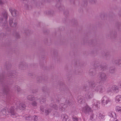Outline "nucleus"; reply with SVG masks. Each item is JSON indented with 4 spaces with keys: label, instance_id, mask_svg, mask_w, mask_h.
<instances>
[{
    "label": "nucleus",
    "instance_id": "17",
    "mask_svg": "<svg viewBox=\"0 0 121 121\" xmlns=\"http://www.w3.org/2000/svg\"><path fill=\"white\" fill-rule=\"evenodd\" d=\"M4 16V20H6L7 18V14L6 13H5Z\"/></svg>",
    "mask_w": 121,
    "mask_h": 121
},
{
    "label": "nucleus",
    "instance_id": "23",
    "mask_svg": "<svg viewBox=\"0 0 121 121\" xmlns=\"http://www.w3.org/2000/svg\"><path fill=\"white\" fill-rule=\"evenodd\" d=\"M10 112V113L12 112L13 111V109L11 108L9 110Z\"/></svg>",
    "mask_w": 121,
    "mask_h": 121
},
{
    "label": "nucleus",
    "instance_id": "13",
    "mask_svg": "<svg viewBox=\"0 0 121 121\" xmlns=\"http://www.w3.org/2000/svg\"><path fill=\"white\" fill-rule=\"evenodd\" d=\"M7 114V116L10 115L11 117L13 118L16 117L18 116V114H11L10 115V114Z\"/></svg>",
    "mask_w": 121,
    "mask_h": 121
},
{
    "label": "nucleus",
    "instance_id": "7",
    "mask_svg": "<svg viewBox=\"0 0 121 121\" xmlns=\"http://www.w3.org/2000/svg\"><path fill=\"white\" fill-rule=\"evenodd\" d=\"M62 118L64 121H66L68 119V116L66 114H63L61 116Z\"/></svg>",
    "mask_w": 121,
    "mask_h": 121
},
{
    "label": "nucleus",
    "instance_id": "11",
    "mask_svg": "<svg viewBox=\"0 0 121 121\" xmlns=\"http://www.w3.org/2000/svg\"><path fill=\"white\" fill-rule=\"evenodd\" d=\"M115 110L117 112H121V107L119 106H116L115 108Z\"/></svg>",
    "mask_w": 121,
    "mask_h": 121
},
{
    "label": "nucleus",
    "instance_id": "15",
    "mask_svg": "<svg viewBox=\"0 0 121 121\" xmlns=\"http://www.w3.org/2000/svg\"><path fill=\"white\" fill-rule=\"evenodd\" d=\"M19 107L20 108H22L23 109L25 108V106L24 104H20L19 106Z\"/></svg>",
    "mask_w": 121,
    "mask_h": 121
},
{
    "label": "nucleus",
    "instance_id": "5",
    "mask_svg": "<svg viewBox=\"0 0 121 121\" xmlns=\"http://www.w3.org/2000/svg\"><path fill=\"white\" fill-rule=\"evenodd\" d=\"M118 89V87L117 86H112L111 88H108V92H112L113 91H115L117 90Z\"/></svg>",
    "mask_w": 121,
    "mask_h": 121
},
{
    "label": "nucleus",
    "instance_id": "9",
    "mask_svg": "<svg viewBox=\"0 0 121 121\" xmlns=\"http://www.w3.org/2000/svg\"><path fill=\"white\" fill-rule=\"evenodd\" d=\"M24 117H25L26 120H31L32 119V117L29 115H26Z\"/></svg>",
    "mask_w": 121,
    "mask_h": 121
},
{
    "label": "nucleus",
    "instance_id": "21",
    "mask_svg": "<svg viewBox=\"0 0 121 121\" xmlns=\"http://www.w3.org/2000/svg\"><path fill=\"white\" fill-rule=\"evenodd\" d=\"M94 118L93 115L92 114L91 116L90 117V119L92 120H93V119Z\"/></svg>",
    "mask_w": 121,
    "mask_h": 121
},
{
    "label": "nucleus",
    "instance_id": "4",
    "mask_svg": "<svg viewBox=\"0 0 121 121\" xmlns=\"http://www.w3.org/2000/svg\"><path fill=\"white\" fill-rule=\"evenodd\" d=\"M9 11L13 16H15L16 15L17 12L16 10L14 9L11 8L10 9Z\"/></svg>",
    "mask_w": 121,
    "mask_h": 121
},
{
    "label": "nucleus",
    "instance_id": "12",
    "mask_svg": "<svg viewBox=\"0 0 121 121\" xmlns=\"http://www.w3.org/2000/svg\"><path fill=\"white\" fill-rule=\"evenodd\" d=\"M95 103L93 104L92 107V108L93 109H95L96 108H97V104H95L96 103V101L95 100L94 102Z\"/></svg>",
    "mask_w": 121,
    "mask_h": 121
},
{
    "label": "nucleus",
    "instance_id": "24",
    "mask_svg": "<svg viewBox=\"0 0 121 121\" xmlns=\"http://www.w3.org/2000/svg\"><path fill=\"white\" fill-rule=\"evenodd\" d=\"M2 2L1 0H0V4H2Z\"/></svg>",
    "mask_w": 121,
    "mask_h": 121
},
{
    "label": "nucleus",
    "instance_id": "20",
    "mask_svg": "<svg viewBox=\"0 0 121 121\" xmlns=\"http://www.w3.org/2000/svg\"><path fill=\"white\" fill-rule=\"evenodd\" d=\"M99 118L101 119L104 118V116L102 115V114H99Z\"/></svg>",
    "mask_w": 121,
    "mask_h": 121
},
{
    "label": "nucleus",
    "instance_id": "16",
    "mask_svg": "<svg viewBox=\"0 0 121 121\" xmlns=\"http://www.w3.org/2000/svg\"><path fill=\"white\" fill-rule=\"evenodd\" d=\"M38 119V117L37 116H34V121H37Z\"/></svg>",
    "mask_w": 121,
    "mask_h": 121
},
{
    "label": "nucleus",
    "instance_id": "3",
    "mask_svg": "<svg viewBox=\"0 0 121 121\" xmlns=\"http://www.w3.org/2000/svg\"><path fill=\"white\" fill-rule=\"evenodd\" d=\"M82 111L84 112L87 111L91 112H92V110L88 105H86L85 107L82 108Z\"/></svg>",
    "mask_w": 121,
    "mask_h": 121
},
{
    "label": "nucleus",
    "instance_id": "26",
    "mask_svg": "<svg viewBox=\"0 0 121 121\" xmlns=\"http://www.w3.org/2000/svg\"><path fill=\"white\" fill-rule=\"evenodd\" d=\"M65 105H64L63 107L64 108H65Z\"/></svg>",
    "mask_w": 121,
    "mask_h": 121
},
{
    "label": "nucleus",
    "instance_id": "6",
    "mask_svg": "<svg viewBox=\"0 0 121 121\" xmlns=\"http://www.w3.org/2000/svg\"><path fill=\"white\" fill-rule=\"evenodd\" d=\"M115 101L117 102H121V96L118 95L116 96L115 98Z\"/></svg>",
    "mask_w": 121,
    "mask_h": 121
},
{
    "label": "nucleus",
    "instance_id": "10",
    "mask_svg": "<svg viewBox=\"0 0 121 121\" xmlns=\"http://www.w3.org/2000/svg\"><path fill=\"white\" fill-rule=\"evenodd\" d=\"M72 119L73 121H78L79 120H80L79 121H81V119H78L77 117L75 116H73L72 117Z\"/></svg>",
    "mask_w": 121,
    "mask_h": 121
},
{
    "label": "nucleus",
    "instance_id": "19",
    "mask_svg": "<svg viewBox=\"0 0 121 121\" xmlns=\"http://www.w3.org/2000/svg\"><path fill=\"white\" fill-rule=\"evenodd\" d=\"M51 111V110L50 109H48L45 110V112L46 113H49Z\"/></svg>",
    "mask_w": 121,
    "mask_h": 121
},
{
    "label": "nucleus",
    "instance_id": "2",
    "mask_svg": "<svg viewBox=\"0 0 121 121\" xmlns=\"http://www.w3.org/2000/svg\"><path fill=\"white\" fill-rule=\"evenodd\" d=\"M9 23L10 26L11 27L15 26L17 25L16 22L12 18L10 19Z\"/></svg>",
    "mask_w": 121,
    "mask_h": 121
},
{
    "label": "nucleus",
    "instance_id": "1",
    "mask_svg": "<svg viewBox=\"0 0 121 121\" xmlns=\"http://www.w3.org/2000/svg\"><path fill=\"white\" fill-rule=\"evenodd\" d=\"M111 101V100L109 98L107 97H104L102 99L101 102L102 105H104L107 104Z\"/></svg>",
    "mask_w": 121,
    "mask_h": 121
},
{
    "label": "nucleus",
    "instance_id": "18",
    "mask_svg": "<svg viewBox=\"0 0 121 121\" xmlns=\"http://www.w3.org/2000/svg\"><path fill=\"white\" fill-rule=\"evenodd\" d=\"M93 97V95L92 94H90L89 95H88V97L87 98L88 99H90L91 98H92Z\"/></svg>",
    "mask_w": 121,
    "mask_h": 121
},
{
    "label": "nucleus",
    "instance_id": "14",
    "mask_svg": "<svg viewBox=\"0 0 121 121\" xmlns=\"http://www.w3.org/2000/svg\"><path fill=\"white\" fill-rule=\"evenodd\" d=\"M27 99L29 100L32 101L34 99V98L32 95H30L28 96Z\"/></svg>",
    "mask_w": 121,
    "mask_h": 121
},
{
    "label": "nucleus",
    "instance_id": "25",
    "mask_svg": "<svg viewBox=\"0 0 121 121\" xmlns=\"http://www.w3.org/2000/svg\"><path fill=\"white\" fill-rule=\"evenodd\" d=\"M39 121H43V120L42 119H40V120H39Z\"/></svg>",
    "mask_w": 121,
    "mask_h": 121
},
{
    "label": "nucleus",
    "instance_id": "22",
    "mask_svg": "<svg viewBox=\"0 0 121 121\" xmlns=\"http://www.w3.org/2000/svg\"><path fill=\"white\" fill-rule=\"evenodd\" d=\"M32 105L33 106H35L36 105V103L35 102H34L32 103Z\"/></svg>",
    "mask_w": 121,
    "mask_h": 121
},
{
    "label": "nucleus",
    "instance_id": "8",
    "mask_svg": "<svg viewBox=\"0 0 121 121\" xmlns=\"http://www.w3.org/2000/svg\"><path fill=\"white\" fill-rule=\"evenodd\" d=\"M106 75L104 73L102 74L100 76V79L102 80H105L106 79Z\"/></svg>",
    "mask_w": 121,
    "mask_h": 121
}]
</instances>
